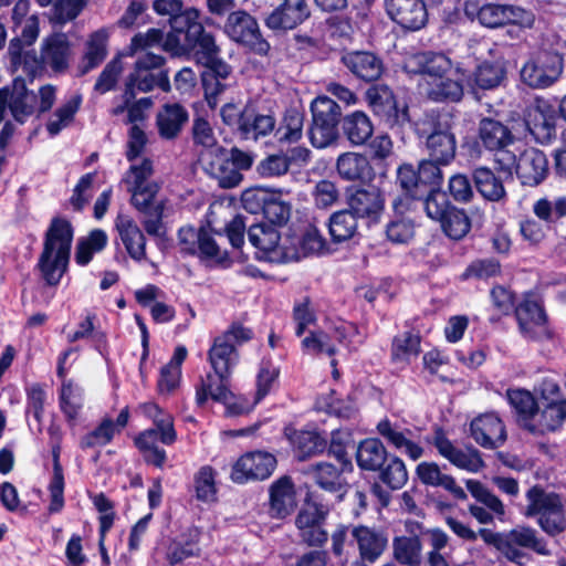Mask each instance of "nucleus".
Here are the masks:
<instances>
[{"mask_svg":"<svg viewBox=\"0 0 566 566\" xmlns=\"http://www.w3.org/2000/svg\"><path fill=\"white\" fill-rule=\"evenodd\" d=\"M415 228V222L410 217H396L388 223L386 234L391 242L405 244L413 238Z\"/></svg>","mask_w":566,"mask_h":566,"instance_id":"nucleus-64","label":"nucleus"},{"mask_svg":"<svg viewBox=\"0 0 566 566\" xmlns=\"http://www.w3.org/2000/svg\"><path fill=\"white\" fill-rule=\"evenodd\" d=\"M249 241L259 249L261 255L270 262L284 263L300 259V252L295 247V240H289V235L281 238L277 230L271 226L253 224L250 227Z\"/></svg>","mask_w":566,"mask_h":566,"instance_id":"nucleus-5","label":"nucleus"},{"mask_svg":"<svg viewBox=\"0 0 566 566\" xmlns=\"http://www.w3.org/2000/svg\"><path fill=\"white\" fill-rule=\"evenodd\" d=\"M313 474L316 483L327 491H340L344 486L340 471L331 463H317Z\"/></svg>","mask_w":566,"mask_h":566,"instance_id":"nucleus-63","label":"nucleus"},{"mask_svg":"<svg viewBox=\"0 0 566 566\" xmlns=\"http://www.w3.org/2000/svg\"><path fill=\"white\" fill-rule=\"evenodd\" d=\"M467 489L471 495L481 504H472L469 506L470 514L480 524H491L496 516L500 521H503L505 515V506L503 502L491 491H489L480 481L467 480Z\"/></svg>","mask_w":566,"mask_h":566,"instance_id":"nucleus-19","label":"nucleus"},{"mask_svg":"<svg viewBox=\"0 0 566 566\" xmlns=\"http://www.w3.org/2000/svg\"><path fill=\"white\" fill-rule=\"evenodd\" d=\"M165 59L161 55L146 52L138 56L134 71L128 75L123 98L128 103L138 92H149L156 86L165 92L170 90L168 75L161 70Z\"/></svg>","mask_w":566,"mask_h":566,"instance_id":"nucleus-3","label":"nucleus"},{"mask_svg":"<svg viewBox=\"0 0 566 566\" xmlns=\"http://www.w3.org/2000/svg\"><path fill=\"white\" fill-rule=\"evenodd\" d=\"M387 458V450L379 439H365L357 448L356 461L358 467L363 470H380Z\"/></svg>","mask_w":566,"mask_h":566,"instance_id":"nucleus-38","label":"nucleus"},{"mask_svg":"<svg viewBox=\"0 0 566 566\" xmlns=\"http://www.w3.org/2000/svg\"><path fill=\"white\" fill-rule=\"evenodd\" d=\"M61 409L69 419H76L83 406V391L72 380H63L60 394Z\"/></svg>","mask_w":566,"mask_h":566,"instance_id":"nucleus-54","label":"nucleus"},{"mask_svg":"<svg viewBox=\"0 0 566 566\" xmlns=\"http://www.w3.org/2000/svg\"><path fill=\"white\" fill-rule=\"evenodd\" d=\"M109 30L102 28L90 34L86 42V52L83 59L82 74L99 65L107 55Z\"/></svg>","mask_w":566,"mask_h":566,"instance_id":"nucleus-41","label":"nucleus"},{"mask_svg":"<svg viewBox=\"0 0 566 566\" xmlns=\"http://www.w3.org/2000/svg\"><path fill=\"white\" fill-rule=\"evenodd\" d=\"M405 70L410 74L421 75L419 87H423L431 81L444 77L454 73L452 62L444 54L430 52L417 53L409 56L405 62Z\"/></svg>","mask_w":566,"mask_h":566,"instance_id":"nucleus-11","label":"nucleus"},{"mask_svg":"<svg viewBox=\"0 0 566 566\" xmlns=\"http://www.w3.org/2000/svg\"><path fill=\"white\" fill-rule=\"evenodd\" d=\"M418 135L424 139L428 156L449 165L455 157L457 139L452 132V115L449 113L431 117L420 124Z\"/></svg>","mask_w":566,"mask_h":566,"instance_id":"nucleus-2","label":"nucleus"},{"mask_svg":"<svg viewBox=\"0 0 566 566\" xmlns=\"http://www.w3.org/2000/svg\"><path fill=\"white\" fill-rule=\"evenodd\" d=\"M328 507L316 502H307L298 512L295 525L300 537L308 546H322L328 538L323 524L328 515Z\"/></svg>","mask_w":566,"mask_h":566,"instance_id":"nucleus-10","label":"nucleus"},{"mask_svg":"<svg viewBox=\"0 0 566 566\" xmlns=\"http://www.w3.org/2000/svg\"><path fill=\"white\" fill-rule=\"evenodd\" d=\"M153 7L156 13L169 18L171 29L175 31H182L188 28V24L199 19L198 10L184 9L181 0H156Z\"/></svg>","mask_w":566,"mask_h":566,"instance_id":"nucleus-35","label":"nucleus"},{"mask_svg":"<svg viewBox=\"0 0 566 566\" xmlns=\"http://www.w3.org/2000/svg\"><path fill=\"white\" fill-rule=\"evenodd\" d=\"M158 441H160V433L153 428L140 432L135 439V443L143 452L145 461L161 468L166 462V451L158 447Z\"/></svg>","mask_w":566,"mask_h":566,"instance_id":"nucleus-47","label":"nucleus"},{"mask_svg":"<svg viewBox=\"0 0 566 566\" xmlns=\"http://www.w3.org/2000/svg\"><path fill=\"white\" fill-rule=\"evenodd\" d=\"M143 413L153 420L154 428L160 433V442L170 446L177 440V432L174 427V418L165 412L154 402H147L140 406Z\"/></svg>","mask_w":566,"mask_h":566,"instance_id":"nucleus-43","label":"nucleus"},{"mask_svg":"<svg viewBox=\"0 0 566 566\" xmlns=\"http://www.w3.org/2000/svg\"><path fill=\"white\" fill-rule=\"evenodd\" d=\"M526 124L530 132L538 137H549L555 129L556 111L545 98H535L527 107Z\"/></svg>","mask_w":566,"mask_h":566,"instance_id":"nucleus-28","label":"nucleus"},{"mask_svg":"<svg viewBox=\"0 0 566 566\" xmlns=\"http://www.w3.org/2000/svg\"><path fill=\"white\" fill-rule=\"evenodd\" d=\"M290 440L301 459L310 457L324 448L322 439L313 431H295L290 436Z\"/></svg>","mask_w":566,"mask_h":566,"instance_id":"nucleus-59","label":"nucleus"},{"mask_svg":"<svg viewBox=\"0 0 566 566\" xmlns=\"http://www.w3.org/2000/svg\"><path fill=\"white\" fill-rule=\"evenodd\" d=\"M337 124L313 119L308 130V138L313 147L325 148L332 145L338 136Z\"/></svg>","mask_w":566,"mask_h":566,"instance_id":"nucleus-58","label":"nucleus"},{"mask_svg":"<svg viewBox=\"0 0 566 566\" xmlns=\"http://www.w3.org/2000/svg\"><path fill=\"white\" fill-rule=\"evenodd\" d=\"M217 472L210 465H205L195 474V492L198 501L213 503L217 501Z\"/></svg>","mask_w":566,"mask_h":566,"instance_id":"nucleus-51","label":"nucleus"},{"mask_svg":"<svg viewBox=\"0 0 566 566\" xmlns=\"http://www.w3.org/2000/svg\"><path fill=\"white\" fill-rule=\"evenodd\" d=\"M478 136L485 149L495 153L499 169L513 167L514 153L507 147L514 144L515 136L506 125L493 118H482L479 123Z\"/></svg>","mask_w":566,"mask_h":566,"instance_id":"nucleus-6","label":"nucleus"},{"mask_svg":"<svg viewBox=\"0 0 566 566\" xmlns=\"http://www.w3.org/2000/svg\"><path fill=\"white\" fill-rule=\"evenodd\" d=\"M385 4L391 20L407 30H420L428 21L427 9L421 0H385Z\"/></svg>","mask_w":566,"mask_h":566,"instance_id":"nucleus-20","label":"nucleus"},{"mask_svg":"<svg viewBox=\"0 0 566 566\" xmlns=\"http://www.w3.org/2000/svg\"><path fill=\"white\" fill-rule=\"evenodd\" d=\"M357 218L349 210H340L329 218V234L335 242H343L352 239L357 232Z\"/></svg>","mask_w":566,"mask_h":566,"instance_id":"nucleus-49","label":"nucleus"},{"mask_svg":"<svg viewBox=\"0 0 566 566\" xmlns=\"http://www.w3.org/2000/svg\"><path fill=\"white\" fill-rule=\"evenodd\" d=\"M188 119V113L178 104H167L157 115V125L161 137H176Z\"/></svg>","mask_w":566,"mask_h":566,"instance_id":"nucleus-39","label":"nucleus"},{"mask_svg":"<svg viewBox=\"0 0 566 566\" xmlns=\"http://www.w3.org/2000/svg\"><path fill=\"white\" fill-rule=\"evenodd\" d=\"M107 243V235L103 230H94L86 238L78 240L75 250V261L86 265L94 253L102 251Z\"/></svg>","mask_w":566,"mask_h":566,"instance_id":"nucleus-52","label":"nucleus"},{"mask_svg":"<svg viewBox=\"0 0 566 566\" xmlns=\"http://www.w3.org/2000/svg\"><path fill=\"white\" fill-rule=\"evenodd\" d=\"M281 193L282 190L272 193L263 203V214L273 224H283L291 216V203L282 200L279 196Z\"/></svg>","mask_w":566,"mask_h":566,"instance_id":"nucleus-62","label":"nucleus"},{"mask_svg":"<svg viewBox=\"0 0 566 566\" xmlns=\"http://www.w3.org/2000/svg\"><path fill=\"white\" fill-rule=\"evenodd\" d=\"M566 421V399L551 400L538 405L533 419L528 422L532 433L545 434L558 430Z\"/></svg>","mask_w":566,"mask_h":566,"instance_id":"nucleus-23","label":"nucleus"},{"mask_svg":"<svg viewBox=\"0 0 566 566\" xmlns=\"http://www.w3.org/2000/svg\"><path fill=\"white\" fill-rule=\"evenodd\" d=\"M224 32L235 42L248 45L258 54L269 52V43L262 39L256 20L243 10L229 13Z\"/></svg>","mask_w":566,"mask_h":566,"instance_id":"nucleus-9","label":"nucleus"},{"mask_svg":"<svg viewBox=\"0 0 566 566\" xmlns=\"http://www.w3.org/2000/svg\"><path fill=\"white\" fill-rule=\"evenodd\" d=\"M115 228L130 258L136 261L144 260L146 238L136 221L127 214L119 213L115 220Z\"/></svg>","mask_w":566,"mask_h":566,"instance_id":"nucleus-29","label":"nucleus"},{"mask_svg":"<svg viewBox=\"0 0 566 566\" xmlns=\"http://www.w3.org/2000/svg\"><path fill=\"white\" fill-rule=\"evenodd\" d=\"M276 468V459L265 451H253L243 454L232 467L231 480L245 483L250 480H265Z\"/></svg>","mask_w":566,"mask_h":566,"instance_id":"nucleus-12","label":"nucleus"},{"mask_svg":"<svg viewBox=\"0 0 566 566\" xmlns=\"http://www.w3.org/2000/svg\"><path fill=\"white\" fill-rule=\"evenodd\" d=\"M42 62L52 72H66L72 59V45L65 33H54L43 39L41 43Z\"/></svg>","mask_w":566,"mask_h":566,"instance_id":"nucleus-21","label":"nucleus"},{"mask_svg":"<svg viewBox=\"0 0 566 566\" xmlns=\"http://www.w3.org/2000/svg\"><path fill=\"white\" fill-rule=\"evenodd\" d=\"M310 17V9L305 0H284L265 20L266 25L273 30H290L301 24Z\"/></svg>","mask_w":566,"mask_h":566,"instance_id":"nucleus-26","label":"nucleus"},{"mask_svg":"<svg viewBox=\"0 0 566 566\" xmlns=\"http://www.w3.org/2000/svg\"><path fill=\"white\" fill-rule=\"evenodd\" d=\"M36 101V95L28 91L24 80L15 78L11 88L0 90V122L8 106L14 119L23 123L35 111Z\"/></svg>","mask_w":566,"mask_h":566,"instance_id":"nucleus-14","label":"nucleus"},{"mask_svg":"<svg viewBox=\"0 0 566 566\" xmlns=\"http://www.w3.org/2000/svg\"><path fill=\"white\" fill-rule=\"evenodd\" d=\"M73 228L64 218L52 219L43 242V250L38 266L49 285H56L67 270Z\"/></svg>","mask_w":566,"mask_h":566,"instance_id":"nucleus-1","label":"nucleus"},{"mask_svg":"<svg viewBox=\"0 0 566 566\" xmlns=\"http://www.w3.org/2000/svg\"><path fill=\"white\" fill-rule=\"evenodd\" d=\"M81 98L74 96L61 105L51 116L46 124V129L51 136L57 135L62 129L69 127L80 108Z\"/></svg>","mask_w":566,"mask_h":566,"instance_id":"nucleus-53","label":"nucleus"},{"mask_svg":"<svg viewBox=\"0 0 566 566\" xmlns=\"http://www.w3.org/2000/svg\"><path fill=\"white\" fill-rule=\"evenodd\" d=\"M471 436L483 448L494 449L506 439L502 420L494 413L476 417L471 422Z\"/></svg>","mask_w":566,"mask_h":566,"instance_id":"nucleus-25","label":"nucleus"},{"mask_svg":"<svg viewBox=\"0 0 566 566\" xmlns=\"http://www.w3.org/2000/svg\"><path fill=\"white\" fill-rule=\"evenodd\" d=\"M303 114L296 109H290L285 113L283 123L276 134L280 142L296 143L303 135Z\"/></svg>","mask_w":566,"mask_h":566,"instance_id":"nucleus-57","label":"nucleus"},{"mask_svg":"<svg viewBox=\"0 0 566 566\" xmlns=\"http://www.w3.org/2000/svg\"><path fill=\"white\" fill-rule=\"evenodd\" d=\"M199 163L202 169L217 179L220 187L233 188L242 180V174L235 168V165L229 159L227 151L219 150L200 151Z\"/></svg>","mask_w":566,"mask_h":566,"instance_id":"nucleus-18","label":"nucleus"},{"mask_svg":"<svg viewBox=\"0 0 566 566\" xmlns=\"http://www.w3.org/2000/svg\"><path fill=\"white\" fill-rule=\"evenodd\" d=\"M336 168L345 180H371L374 169L368 158L358 153H345L337 158Z\"/></svg>","mask_w":566,"mask_h":566,"instance_id":"nucleus-36","label":"nucleus"},{"mask_svg":"<svg viewBox=\"0 0 566 566\" xmlns=\"http://www.w3.org/2000/svg\"><path fill=\"white\" fill-rule=\"evenodd\" d=\"M503 172H516L523 185L537 186L546 177L548 163L545 154L534 147L525 148L518 155L514 154V164L510 169H500Z\"/></svg>","mask_w":566,"mask_h":566,"instance_id":"nucleus-15","label":"nucleus"},{"mask_svg":"<svg viewBox=\"0 0 566 566\" xmlns=\"http://www.w3.org/2000/svg\"><path fill=\"white\" fill-rule=\"evenodd\" d=\"M522 334L533 340H545L552 337L547 317L542 306L532 298H525L515 310Z\"/></svg>","mask_w":566,"mask_h":566,"instance_id":"nucleus-17","label":"nucleus"},{"mask_svg":"<svg viewBox=\"0 0 566 566\" xmlns=\"http://www.w3.org/2000/svg\"><path fill=\"white\" fill-rule=\"evenodd\" d=\"M506 396L516 412L517 421L524 429H527L528 422L532 421L538 407L534 395L525 389H509Z\"/></svg>","mask_w":566,"mask_h":566,"instance_id":"nucleus-44","label":"nucleus"},{"mask_svg":"<svg viewBox=\"0 0 566 566\" xmlns=\"http://www.w3.org/2000/svg\"><path fill=\"white\" fill-rule=\"evenodd\" d=\"M528 505L526 516L539 515L538 524L548 535H557L566 528L563 504L558 495L546 493L539 486L531 488L526 493Z\"/></svg>","mask_w":566,"mask_h":566,"instance_id":"nucleus-4","label":"nucleus"},{"mask_svg":"<svg viewBox=\"0 0 566 566\" xmlns=\"http://www.w3.org/2000/svg\"><path fill=\"white\" fill-rule=\"evenodd\" d=\"M130 163L132 165L123 179V182L126 185V188L157 184L156 181L150 180V177L154 174L153 161L150 159L144 158L139 161L137 159Z\"/></svg>","mask_w":566,"mask_h":566,"instance_id":"nucleus-56","label":"nucleus"},{"mask_svg":"<svg viewBox=\"0 0 566 566\" xmlns=\"http://www.w3.org/2000/svg\"><path fill=\"white\" fill-rule=\"evenodd\" d=\"M421 92L434 102H459L463 97V85L458 71L444 77L433 80L420 88Z\"/></svg>","mask_w":566,"mask_h":566,"instance_id":"nucleus-32","label":"nucleus"},{"mask_svg":"<svg viewBox=\"0 0 566 566\" xmlns=\"http://www.w3.org/2000/svg\"><path fill=\"white\" fill-rule=\"evenodd\" d=\"M340 61L354 76L365 82L377 81L384 72L381 59L369 51L346 52Z\"/></svg>","mask_w":566,"mask_h":566,"instance_id":"nucleus-24","label":"nucleus"},{"mask_svg":"<svg viewBox=\"0 0 566 566\" xmlns=\"http://www.w3.org/2000/svg\"><path fill=\"white\" fill-rule=\"evenodd\" d=\"M422 545L418 536H397L392 539V557L401 565L419 566Z\"/></svg>","mask_w":566,"mask_h":566,"instance_id":"nucleus-45","label":"nucleus"},{"mask_svg":"<svg viewBox=\"0 0 566 566\" xmlns=\"http://www.w3.org/2000/svg\"><path fill=\"white\" fill-rule=\"evenodd\" d=\"M296 505L294 486L290 478L276 480L270 488V513L273 517L284 518Z\"/></svg>","mask_w":566,"mask_h":566,"instance_id":"nucleus-33","label":"nucleus"},{"mask_svg":"<svg viewBox=\"0 0 566 566\" xmlns=\"http://www.w3.org/2000/svg\"><path fill=\"white\" fill-rule=\"evenodd\" d=\"M416 473L423 484L443 488L457 500L467 499L465 491L457 484L454 478L443 473L437 463L421 462L417 465Z\"/></svg>","mask_w":566,"mask_h":566,"instance_id":"nucleus-31","label":"nucleus"},{"mask_svg":"<svg viewBox=\"0 0 566 566\" xmlns=\"http://www.w3.org/2000/svg\"><path fill=\"white\" fill-rule=\"evenodd\" d=\"M53 453V475L49 484L50 492V513H57L64 506V475L60 464V447L54 446L52 449Z\"/></svg>","mask_w":566,"mask_h":566,"instance_id":"nucleus-50","label":"nucleus"},{"mask_svg":"<svg viewBox=\"0 0 566 566\" xmlns=\"http://www.w3.org/2000/svg\"><path fill=\"white\" fill-rule=\"evenodd\" d=\"M433 444L441 457L461 470H465L470 473H478L485 465L476 449H460L455 447L441 429L436 430Z\"/></svg>","mask_w":566,"mask_h":566,"instance_id":"nucleus-16","label":"nucleus"},{"mask_svg":"<svg viewBox=\"0 0 566 566\" xmlns=\"http://www.w3.org/2000/svg\"><path fill=\"white\" fill-rule=\"evenodd\" d=\"M385 206V199L379 189L357 188L348 197L349 211L357 218H369L377 220Z\"/></svg>","mask_w":566,"mask_h":566,"instance_id":"nucleus-27","label":"nucleus"},{"mask_svg":"<svg viewBox=\"0 0 566 566\" xmlns=\"http://www.w3.org/2000/svg\"><path fill=\"white\" fill-rule=\"evenodd\" d=\"M377 431L389 444L403 452L411 460L416 461L423 455V448L409 438L411 431L401 430L397 423H392L389 419L380 420L377 424Z\"/></svg>","mask_w":566,"mask_h":566,"instance_id":"nucleus-30","label":"nucleus"},{"mask_svg":"<svg viewBox=\"0 0 566 566\" xmlns=\"http://www.w3.org/2000/svg\"><path fill=\"white\" fill-rule=\"evenodd\" d=\"M230 375H220L219 373L209 374L201 381L200 387L196 391V402L202 406L210 397L214 401L222 402L226 398H231V391L228 386V377Z\"/></svg>","mask_w":566,"mask_h":566,"instance_id":"nucleus-40","label":"nucleus"},{"mask_svg":"<svg viewBox=\"0 0 566 566\" xmlns=\"http://www.w3.org/2000/svg\"><path fill=\"white\" fill-rule=\"evenodd\" d=\"M464 12L470 19L476 18L479 22L488 28H497L505 24V6L484 4L478 7L473 2H465Z\"/></svg>","mask_w":566,"mask_h":566,"instance_id":"nucleus-48","label":"nucleus"},{"mask_svg":"<svg viewBox=\"0 0 566 566\" xmlns=\"http://www.w3.org/2000/svg\"><path fill=\"white\" fill-rule=\"evenodd\" d=\"M186 44L195 61L203 66L220 54L213 35L205 31L199 19L186 28Z\"/></svg>","mask_w":566,"mask_h":566,"instance_id":"nucleus-22","label":"nucleus"},{"mask_svg":"<svg viewBox=\"0 0 566 566\" xmlns=\"http://www.w3.org/2000/svg\"><path fill=\"white\" fill-rule=\"evenodd\" d=\"M441 226L449 238L452 240H461L468 234L471 223L463 211L453 208L441 221Z\"/></svg>","mask_w":566,"mask_h":566,"instance_id":"nucleus-61","label":"nucleus"},{"mask_svg":"<svg viewBox=\"0 0 566 566\" xmlns=\"http://www.w3.org/2000/svg\"><path fill=\"white\" fill-rule=\"evenodd\" d=\"M251 337L250 329L242 326H233L222 335L214 338L209 350V361L213 371L220 375H230L232 367L238 361L235 346Z\"/></svg>","mask_w":566,"mask_h":566,"instance_id":"nucleus-7","label":"nucleus"},{"mask_svg":"<svg viewBox=\"0 0 566 566\" xmlns=\"http://www.w3.org/2000/svg\"><path fill=\"white\" fill-rule=\"evenodd\" d=\"M472 178L478 192L488 201L500 202L505 199L506 191L502 180L485 166L476 167Z\"/></svg>","mask_w":566,"mask_h":566,"instance_id":"nucleus-37","label":"nucleus"},{"mask_svg":"<svg viewBox=\"0 0 566 566\" xmlns=\"http://www.w3.org/2000/svg\"><path fill=\"white\" fill-rule=\"evenodd\" d=\"M563 72L559 55L543 52L528 60L521 69V80L532 88L543 90L553 85Z\"/></svg>","mask_w":566,"mask_h":566,"instance_id":"nucleus-8","label":"nucleus"},{"mask_svg":"<svg viewBox=\"0 0 566 566\" xmlns=\"http://www.w3.org/2000/svg\"><path fill=\"white\" fill-rule=\"evenodd\" d=\"M380 469V480L392 490L401 489L408 481L406 465L398 457L387 458Z\"/></svg>","mask_w":566,"mask_h":566,"instance_id":"nucleus-55","label":"nucleus"},{"mask_svg":"<svg viewBox=\"0 0 566 566\" xmlns=\"http://www.w3.org/2000/svg\"><path fill=\"white\" fill-rule=\"evenodd\" d=\"M343 129L353 145L365 144L373 135L374 127L369 117L363 112H354L344 119Z\"/></svg>","mask_w":566,"mask_h":566,"instance_id":"nucleus-46","label":"nucleus"},{"mask_svg":"<svg viewBox=\"0 0 566 566\" xmlns=\"http://www.w3.org/2000/svg\"><path fill=\"white\" fill-rule=\"evenodd\" d=\"M521 548H528L539 555L551 554L543 538L537 537L534 528L518 525L507 532H504L503 556L510 562L521 564L524 553Z\"/></svg>","mask_w":566,"mask_h":566,"instance_id":"nucleus-13","label":"nucleus"},{"mask_svg":"<svg viewBox=\"0 0 566 566\" xmlns=\"http://www.w3.org/2000/svg\"><path fill=\"white\" fill-rule=\"evenodd\" d=\"M420 337L410 332H403L394 337L391 343V360L406 366L420 354Z\"/></svg>","mask_w":566,"mask_h":566,"instance_id":"nucleus-42","label":"nucleus"},{"mask_svg":"<svg viewBox=\"0 0 566 566\" xmlns=\"http://www.w3.org/2000/svg\"><path fill=\"white\" fill-rule=\"evenodd\" d=\"M352 536L357 543L361 558L370 563L376 562L387 547V537L367 526H355Z\"/></svg>","mask_w":566,"mask_h":566,"instance_id":"nucleus-34","label":"nucleus"},{"mask_svg":"<svg viewBox=\"0 0 566 566\" xmlns=\"http://www.w3.org/2000/svg\"><path fill=\"white\" fill-rule=\"evenodd\" d=\"M160 189L159 184H150L149 186L130 187L127 191L132 195L130 203L142 213H148L159 202L156 196Z\"/></svg>","mask_w":566,"mask_h":566,"instance_id":"nucleus-60","label":"nucleus"}]
</instances>
